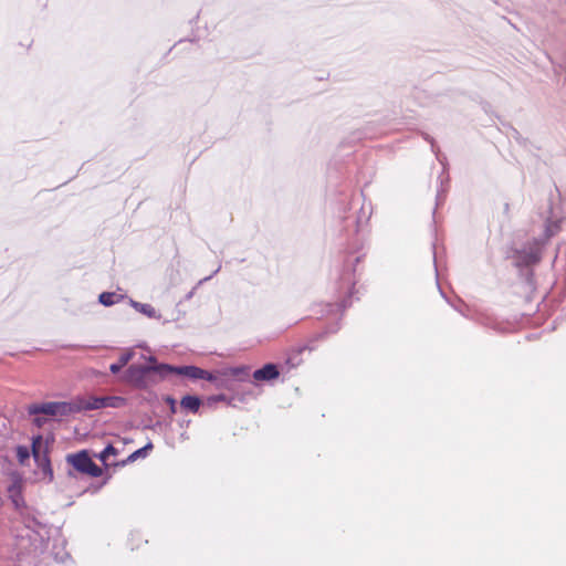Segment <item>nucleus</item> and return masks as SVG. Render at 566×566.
Wrapping results in <instances>:
<instances>
[{
  "instance_id": "obj_2",
  "label": "nucleus",
  "mask_w": 566,
  "mask_h": 566,
  "mask_svg": "<svg viewBox=\"0 0 566 566\" xmlns=\"http://www.w3.org/2000/svg\"><path fill=\"white\" fill-rule=\"evenodd\" d=\"M557 232V224H548L545 230V239H535L533 242L525 245L521 251H517V263L521 265H533L541 261L542 249L545 240L549 239Z\"/></svg>"
},
{
  "instance_id": "obj_9",
  "label": "nucleus",
  "mask_w": 566,
  "mask_h": 566,
  "mask_svg": "<svg viewBox=\"0 0 566 566\" xmlns=\"http://www.w3.org/2000/svg\"><path fill=\"white\" fill-rule=\"evenodd\" d=\"M280 376V371L275 364H265L262 368L254 370L253 378L255 380H273Z\"/></svg>"
},
{
  "instance_id": "obj_3",
  "label": "nucleus",
  "mask_w": 566,
  "mask_h": 566,
  "mask_svg": "<svg viewBox=\"0 0 566 566\" xmlns=\"http://www.w3.org/2000/svg\"><path fill=\"white\" fill-rule=\"evenodd\" d=\"M66 461L76 471L87 474L92 478H98L102 475V469L91 459L86 450H81L76 453L66 455Z\"/></svg>"
},
{
  "instance_id": "obj_25",
  "label": "nucleus",
  "mask_w": 566,
  "mask_h": 566,
  "mask_svg": "<svg viewBox=\"0 0 566 566\" xmlns=\"http://www.w3.org/2000/svg\"><path fill=\"white\" fill-rule=\"evenodd\" d=\"M45 422H46V419L39 417V415L35 416L33 419V424L36 426L38 428H41Z\"/></svg>"
},
{
  "instance_id": "obj_19",
  "label": "nucleus",
  "mask_w": 566,
  "mask_h": 566,
  "mask_svg": "<svg viewBox=\"0 0 566 566\" xmlns=\"http://www.w3.org/2000/svg\"><path fill=\"white\" fill-rule=\"evenodd\" d=\"M370 213L371 211H367L365 210V207L363 206L360 208V212H359V216L357 217V228H359L361 226L363 222H367L369 217H370Z\"/></svg>"
},
{
  "instance_id": "obj_5",
  "label": "nucleus",
  "mask_w": 566,
  "mask_h": 566,
  "mask_svg": "<svg viewBox=\"0 0 566 566\" xmlns=\"http://www.w3.org/2000/svg\"><path fill=\"white\" fill-rule=\"evenodd\" d=\"M42 437L38 436L32 442V455L38 467L42 469L44 475H49L50 481L53 479V471L46 451L40 450Z\"/></svg>"
},
{
  "instance_id": "obj_28",
  "label": "nucleus",
  "mask_w": 566,
  "mask_h": 566,
  "mask_svg": "<svg viewBox=\"0 0 566 566\" xmlns=\"http://www.w3.org/2000/svg\"><path fill=\"white\" fill-rule=\"evenodd\" d=\"M147 361H148V364H147V365H155V364H158V363H157V359H156V357H155V356H149V357H147Z\"/></svg>"
},
{
  "instance_id": "obj_7",
  "label": "nucleus",
  "mask_w": 566,
  "mask_h": 566,
  "mask_svg": "<svg viewBox=\"0 0 566 566\" xmlns=\"http://www.w3.org/2000/svg\"><path fill=\"white\" fill-rule=\"evenodd\" d=\"M160 368L166 370V377L169 374H177L189 377L191 379H199L200 375L202 374V369L197 366H172L161 363Z\"/></svg>"
},
{
  "instance_id": "obj_26",
  "label": "nucleus",
  "mask_w": 566,
  "mask_h": 566,
  "mask_svg": "<svg viewBox=\"0 0 566 566\" xmlns=\"http://www.w3.org/2000/svg\"><path fill=\"white\" fill-rule=\"evenodd\" d=\"M339 326L338 325H335L333 326L332 328H328L326 332H324L323 334L319 335V337H323L325 334H333V333H336L338 331Z\"/></svg>"
},
{
  "instance_id": "obj_12",
  "label": "nucleus",
  "mask_w": 566,
  "mask_h": 566,
  "mask_svg": "<svg viewBox=\"0 0 566 566\" xmlns=\"http://www.w3.org/2000/svg\"><path fill=\"white\" fill-rule=\"evenodd\" d=\"M180 406L182 409H185L189 412L196 413L199 411V408L201 406V400L198 396L187 395V396L182 397V399L180 401Z\"/></svg>"
},
{
  "instance_id": "obj_18",
  "label": "nucleus",
  "mask_w": 566,
  "mask_h": 566,
  "mask_svg": "<svg viewBox=\"0 0 566 566\" xmlns=\"http://www.w3.org/2000/svg\"><path fill=\"white\" fill-rule=\"evenodd\" d=\"M117 450L112 446L107 444L104 450L99 453L98 458L102 462L106 463L109 455H116Z\"/></svg>"
},
{
  "instance_id": "obj_20",
  "label": "nucleus",
  "mask_w": 566,
  "mask_h": 566,
  "mask_svg": "<svg viewBox=\"0 0 566 566\" xmlns=\"http://www.w3.org/2000/svg\"><path fill=\"white\" fill-rule=\"evenodd\" d=\"M231 374L235 377L242 378L249 376V368L247 367H235L231 369Z\"/></svg>"
},
{
  "instance_id": "obj_4",
  "label": "nucleus",
  "mask_w": 566,
  "mask_h": 566,
  "mask_svg": "<svg viewBox=\"0 0 566 566\" xmlns=\"http://www.w3.org/2000/svg\"><path fill=\"white\" fill-rule=\"evenodd\" d=\"M126 399L119 396L91 397L84 399L85 411L97 410L102 408H120L125 405Z\"/></svg>"
},
{
  "instance_id": "obj_11",
  "label": "nucleus",
  "mask_w": 566,
  "mask_h": 566,
  "mask_svg": "<svg viewBox=\"0 0 566 566\" xmlns=\"http://www.w3.org/2000/svg\"><path fill=\"white\" fill-rule=\"evenodd\" d=\"M28 412H29V415H32V416L46 415V416L56 417L55 401L30 405L28 407Z\"/></svg>"
},
{
  "instance_id": "obj_13",
  "label": "nucleus",
  "mask_w": 566,
  "mask_h": 566,
  "mask_svg": "<svg viewBox=\"0 0 566 566\" xmlns=\"http://www.w3.org/2000/svg\"><path fill=\"white\" fill-rule=\"evenodd\" d=\"M124 298L125 295H118L114 292H103L98 296V302L104 306H112Z\"/></svg>"
},
{
  "instance_id": "obj_15",
  "label": "nucleus",
  "mask_w": 566,
  "mask_h": 566,
  "mask_svg": "<svg viewBox=\"0 0 566 566\" xmlns=\"http://www.w3.org/2000/svg\"><path fill=\"white\" fill-rule=\"evenodd\" d=\"M154 446L151 442H148L146 446H144L143 448H139L137 449L136 451H134L133 453H130L127 458V460L124 462H134L140 458H146L148 452L150 450H153Z\"/></svg>"
},
{
  "instance_id": "obj_16",
  "label": "nucleus",
  "mask_w": 566,
  "mask_h": 566,
  "mask_svg": "<svg viewBox=\"0 0 566 566\" xmlns=\"http://www.w3.org/2000/svg\"><path fill=\"white\" fill-rule=\"evenodd\" d=\"M30 458V450L28 447L25 446H18L17 447V459L19 461L20 464H25V462L29 460Z\"/></svg>"
},
{
  "instance_id": "obj_14",
  "label": "nucleus",
  "mask_w": 566,
  "mask_h": 566,
  "mask_svg": "<svg viewBox=\"0 0 566 566\" xmlns=\"http://www.w3.org/2000/svg\"><path fill=\"white\" fill-rule=\"evenodd\" d=\"M134 352L129 350L122 354L118 358L117 363H114L109 366V370L112 374H118L124 366L128 364V361L133 358Z\"/></svg>"
},
{
  "instance_id": "obj_6",
  "label": "nucleus",
  "mask_w": 566,
  "mask_h": 566,
  "mask_svg": "<svg viewBox=\"0 0 566 566\" xmlns=\"http://www.w3.org/2000/svg\"><path fill=\"white\" fill-rule=\"evenodd\" d=\"M56 417H67L85 411L84 398L76 397L70 401H55Z\"/></svg>"
},
{
  "instance_id": "obj_1",
  "label": "nucleus",
  "mask_w": 566,
  "mask_h": 566,
  "mask_svg": "<svg viewBox=\"0 0 566 566\" xmlns=\"http://www.w3.org/2000/svg\"><path fill=\"white\" fill-rule=\"evenodd\" d=\"M160 367L161 364H133L125 370L123 379L137 389L147 390L166 378V370Z\"/></svg>"
},
{
  "instance_id": "obj_22",
  "label": "nucleus",
  "mask_w": 566,
  "mask_h": 566,
  "mask_svg": "<svg viewBox=\"0 0 566 566\" xmlns=\"http://www.w3.org/2000/svg\"><path fill=\"white\" fill-rule=\"evenodd\" d=\"M165 402L169 406V409L172 413L177 412V402L175 398H172L171 396H166Z\"/></svg>"
},
{
  "instance_id": "obj_29",
  "label": "nucleus",
  "mask_w": 566,
  "mask_h": 566,
  "mask_svg": "<svg viewBox=\"0 0 566 566\" xmlns=\"http://www.w3.org/2000/svg\"><path fill=\"white\" fill-rule=\"evenodd\" d=\"M210 279H211V275H209V276H207V277H205V279L200 280V281L198 282L197 286H198V285H200V284H202L203 282L209 281Z\"/></svg>"
},
{
  "instance_id": "obj_27",
  "label": "nucleus",
  "mask_w": 566,
  "mask_h": 566,
  "mask_svg": "<svg viewBox=\"0 0 566 566\" xmlns=\"http://www.w3.org/2000/svg\"><path fill=\"white\" fill-rule=\"evenodd\" d=\"M196 289H197V286H195L191 291H189V292L185 295V300H186V301H189V300H191V298L193 297L195 292H196Z\"/></svg>"
},
{
  "instance_id": "obj_23",
  "label": "nucleus",
  "mask_w": 566,
  "mask_h": 566,
  "mask_svg": "<svg viewBox=\"0 0 566 566\" xmlns=\"http://www.w3.org/2000/svg\"><path fill=\"white\" fill-rule=\"evenodd\" d=\"M24 523H25V526L29 527V528H34L36 525H39L40 523L36 521L35 517H31V516H27L24 517Z\"/></svg>"
},
{
  "instance_id": "obj_8",
  "label": "nucleus",
  "mask_w": 566,
  "mask_h": 566,
  "mask_svg": "<svg viewBox=\"0 0 566 566\" xmlns=\"http://www.w3.org/2000/svg\"><path fill=\"white\" fill-rule=\"evenodd\" d=\"M360 260H361V255H356V256L350 255L345 260V263H344V271L342 273L340 280L344 282V284L350 285L352 289L355 285V280L353 279V275L356 271L355 266H356V264H358L360 262Z\"/></svg>"
},
{
  "instance_id": "obj_30",
  "label": "nucleus",
  "mask_w": 566,
  "mask_h": 566,
  "mask_svg": "<svg viewBox=\"0 0 566 566\" xmlns=\"http://www.w3.org/2000/svg\"><path fill=\"white\" fill-rule=\"evenodd\" d=\"M442 191H443V190H439V191H438V195H437V200H438V202H439V201L441 200V198H442Z\"/></svg>"
},
{
  "instance_id": "obj_17",
  "label": "nucleus",
  "mask_w": 566,
  "mask_h": 566,
  "mask_svg": "<svg viewBox=\"0 0 566 566\" xmlns=\"http://www.w3.org/2000/svg\"><path fill=\"white\" fill-rule=\"evenodd\" d=\"M228 402V397L224 394L213 395L207 398L206 405L208 407H214L218 402Z\"/></svg>"
},
{
  "instance_id": "obj_21",
  "label": "nucleus",
  "mask_w": 566,
  "mask_h": 566,
  "mask_svg": "<svg viewBox=\"0 0 566 566\" xmlns=\"http://www.w3.org/2000/svg\"><path fill=\"white\" fill-rule=\"evenodd\" d=\"M326 312L327 313H332L334 312L335 310H339L342 308L343 311L348 306L347 302L346 301H343L340 304H326Z\"/></svg>"
},
{
  "instance_id": "obj_10",
  "label": "nucleus",
  "mask_w": 566,
  "mask_h": 566,
  "mask_svg": "<svg viewBox=\"0 0 566 566\" xmlns=\"http://www.w3.org/2000/svg\"><path fill=\"white\" fill-rule=\"evenodd\" d=\"M128 304L138 313L154 319H160L161 314L150 304L148 303H140L133 298L128 300Z\"/></svg>"
},
{
  "instance_id": "obj_24",
  "label": "nucleus",
  "mask_w": 566,
  "mask_h": 566,
  "mask_svg": "<svg viewBox=\"0 0 566 566\" xmlns=\"http://www.w3.org/2000/svg\"><path fill=\"white\" fill-rule=\"evenodd\" d=\"M199 379H206L208 381H216L217 377L213 374L202 369V374L200 375Z\"/></svg>"
}]
</instances>
